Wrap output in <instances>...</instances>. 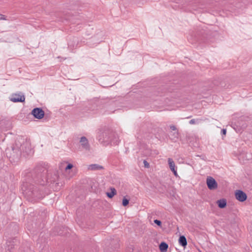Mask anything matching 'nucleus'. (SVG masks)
Masks as SVG:
<instances>
[{"instance_id": "nucleus-8", "label": "nucleus", "mask_w": 252, "mask_h": 252, "mask_svg": "<svg viewBox=\"0 0 252 252\" xmlns=\"http://www.w3.org/2000/svg\"><path fill=\"white\" fill-rule=\"evenodd\" d=\"M235 196L240 202H244L247 199L246 193L241 190H236L235 192Z\"/></svg>"}, {"instance_id": "nucleus-11", "label": "nucleus", "mask_w": 252, "mask_h": 252, "mask_svg": "<svg viewBox=\"0 0 252 252\" xmlns=\"http://www.w3.org/2000/svg\"><path fill=\"white\" fill-rule=\"evenodd\" d=\"M87 184L90 186V189L91 191H94L95 190L96 188V183L95 181L92 179H89L87 181Z\"/></svg>"}, {"instance_id": "nucleus-25", "label": "nucleus", "mask_w": 252, "mask_h": 252, "mask_svg": "<svg viewBox=\"0 0 252 252\" xmlns=\"http://www.w3.org/2000/svg\"><path fill=\"white\" fill-rule=\"evenodd\" d=\"M0 20H5L4 15L0 14Z\"/></svg>"}, {"instance_id": "nucleus-3", "label": "nucleus", "mask_w": 252, "mask_h": 252, "mask_svg": "<svg viewBox=\"0 0 252 252\" xmlns=\"http://www.w3.org/2000/svg\"><path fill=\"white\" fill-rule=\"evenodd\" d=\"M112 131L108 127L103 126L98 129V140L101 143L111 141Z\"/></svg>"}, {"instance_id": "nucleus-9", "label": "nucleus", "mask_w": 252, "mask_h": 252, "mask_svg": "<svg viewBox=\"0 0 252 252\" xmlns=\"http://www.w3.org/2000/svg\"><path fill=\"white\" fill-rule=\"evenodd\" d=\"M25 96L19 94H13L10 98V100L14 102H23L25 101Z\"/></svg>"}, {"instance_id": "nucleus-4", "label": "nucleus", "mask_w": 252, "mask_h": 252, "mask_svg": "<svg viewBox=\"0 0 252 252\" xmlns=\"http://www.w3.org/2000/svg\"><path fill=\"white\" fill-rule=\"evenodd\" d=\"M77 172L76 168H73L71 163H68L64 169V177L67 179H70L75 175Z\"/></svg>"}, {"instance_id": "nucleus-27", "label": "nucleus", "mask_w": 252, "mask_h": 252, "mask_svg": "<svg viewBox=\"0 0 252 252\" xmlns=\"http://www.w3.org/2000/svg\"><path fill=\"white\" fill-rule=\"evenodd\" d=\"M56 185H57V186H62V183L57 182L56 183Z\"/></svg>"}, {"instance_id": "nucleus-10", "label": "nucleus", "mask_w": 252, "mask_h": 252, "mask_svg": "<svg viewBox=\"0 0 252 252\" xmlns=\"http://www.w3.org/2000/svg\"><path fill=\"white\" fill-rule=\"evenodd\" d=\"M16 241V239L14 238L12 240H8L7 241L6 245L7 251L11 252V250L14 248Z\"/></svg>"}, {"instance_id": "nucleus-14", "label": "nucleus", "mask_w": 252, "mask_h": 252, "mask_svg": "<svg viewBox=\"0 0 252 252\" xmlns=\"http://www.w3.org/2000/svg\"><path fill=\"white\" fill-rule=\"evenodd\" d=\"M179 243L180 245L184 248L186 247L187 245V241L185 236L182 235L180 236L179 238Z\"/></svg>"}, {"instance_id": "nucleus-16", "label": "nucleus", "mask_w": 252, "mask_h": 252, "mask_svg": "<svg viewBox=\"0 0 252 252\" xmlns=\"http://www.w3.org/2000/svg\"><path fill=\"white\" fill-rule=\"evenodd\" d=\"M168 245L165 242H162L159 245V249L161 252H166L167 251Z\"/></svg>"}, {"instance_id": "nucleus-23", "label": "nucleus", "mask_w": 252, "mask_h": 252, "mask_svg": "<svg viewBox=\"0 0 252 252\" xmlns=\"http://www.w3.org/2000/svg\"><path fill=\"white\" fill-rule=\"evenodd\" d=\"M170 128L172 130H177V128L176 127V126H170Z\"/></svg>"}, {"instance_id": "nucleus-28", "label": "nucleus", "mask_w": 252, "mask_h": 252, "mask_svg": "<svg viewBox=\"0 0 252 252\" xmlns=\"http://www.w3.org/2000/svg\"><path fill=\"white\" fill-rule=\"evenodd\" d=\"M174 135H175V137H178V131H177V132H175V133H174Z\"/></svg>"}, {"instance_id": "nucleus-2", "label": "nucleus", "mask_w": 252, "mask_h": 252, "mask_svg": "<svg viewBox=\"0 0 252 252\" xmlns=\"http://www.w3.org/2000/svg\"><path fill=\"white\" fill-rule=\"evenodd\" d=\"M5 154L11 163L18 162L22 155L19 143L16 142L14 145L10 148H6Z\"/></svg>"}, {"instance_id": "nucleus-24", "label": "nucleus", "mask_w": 252, "mask_h": 252, "mask_svg": "<svg viewBox=\"0 0 252 252\" xmlns=\"http://www.w3.org/2000/svg\"><path fill=\"white\" fill-rule=\"evenodd\" d=\"M189 123L190 124H191V125L194 124L195 123V119H192L189 121Z\"/></svg>"}, {"instance_id": "nucleus-19", "label": "nucleus", "mask_w": 252, "mask_h": 252, "mask_svg": "<svg viewBox=\"0 0 252 252\" xmlns=\"http://www.w3.org/2000/svg\"><path fill=\"white\" fill-rule=\"evenodd\" d=\"M129 199H127L125 197L123 199L122 205L124 206H126L129 203Z\"/></svg>"}, {"instance_id": "nucleus-15", "label": "nucleus", "mask_w": 252, "mask_h": 252, "mask_svg": "<svg viewBox=\"0 0 252 252\" xmlns=\"http://www.w3.org/2000/svg\"><path fill=\"white\" fill-rule=\"evenodd\" d=\"M88 169L91 170H98L103 169V167L97 164L90 165Z\"/></svg>"}, {"instance_id": "nucleus-20", "label": "nucleus", "mask_w": 252, "mask_h": 252, "mask_svg": "<svg viewBox=\"0 0 252 252\" xmlns=\"http://www.w3.org/2000/svg\"><path fill=\"white\" fill-rule=\"evenodd\" d=\"M154 221L155 223L157 225H158L159 226H161L162 222L160 220H155Z\"/></svg>"}, {"instance_id": "nucleus-17", "label": "nucleus", "mask_w": 252, "mask_h": 252, "mask_svg": "<svg viewBox=\"0 0 252 252\" xmlns=\"http://www.w3.org/2000/svg\"><path fill=\"white\" fill-rule=\"evenodd\" d=\"M111 192H107L106 194L108 198H112L115 194H116L117 191L114 188H110Z\"/></svg>"}, {"instance_id": "nucleus-5", "label": "nucleus", "mask_w": 252, "mask_h": 252, "mask_svg": "<svg viewBox=\"0 0 252 252\" xmlns=\"http://www.w3.org/2000/svg\"><path fill=\"white\" fill-rule=\"evenodd\" d=\"M20 147V149H21V152L23 153V155L24 157H26L28 155H29L32 153V150L29 143L25 142L23 144H21L20 143H18Z\"/></svg>"}, {"instance_id": "nucleus-21", "label": "nucleus", "mask_w": 252, "mask_h": 252, "mask_svg": "<svg viewBox=\"0 0 252 252\" xmlns=\"http://www.w3.org/2000/svg\"><path fill=\"white\" fill-rule=\"evenodd\" d=\"M143 163H144L145 167H146V168L150 167L149 163L146 160H144Z\"/></svg>"}, {"instance_id": "nucleus-22", "label": "nucleus", "mask_w": 252, "mask_h": 252, "mask_svg": "<svg viewBox=\"0 0 252 252\" xmlns=\"http://www.w3.org/2000/svg\"><path fill=\"white\" fill-rule=\"evenodd\" d=\"M221 133L222 135H225L226 133V130L225 129H221Z\"/></svg>"}, {"instance_id": "nucleus-13", "label": "nucleus", "mask_w": 252, "mask_h": 252, "mask_svg": "<svg viewBox=\"0 0 252 252\" xmlns=\"http://www.w3.org/2000/svg\"><path fill=\"white\" fill-rule=\"evenodd\" d=\"M218 207L220 209H223L226 207L227 205L226 200L225 199H220L217 201Z\"/></svg>"}, {"instance_id": "nucleus-26", "label": "nucleus", "mask_w": 252, "mask_h": 252, "mask_svg": "<svg viewBox=\"0 0 252 252\" xmlns=\"http://www.w3.org/2000/svg\"><path fill=\"white\" fill-rule=\"evenodd\" d=\"M173 173H174V175L175 176H178V174H177V171L175 169L173 170V171H172Z\"/></svg>"}, {"instance_id": "nucleus-6", "label": "nucleus", "mask_w": 252, "mask_h": 252, "mask_svg": "<svg viewBox=\"0 0 252 252\" xmlns=\"http://www.w3.org/2000/svg\"><path fill=\"white\" fill-rule=\"evenodd\" d=\"M31 114L34 118L40 120L44 117L45 112L41 108L36 107L32 109Z\"/></svg>"}, {"instance_id": "nucleus-7", "label": "nucleus", "mask_w": 252, "mask_h": 252, "mask_svg": "<svg viewBox=\"0 0 252 252\" xmlns=\"http://www.w3.org/2000/svg\"><path fill=\"white\" fill-rule=\"evenodd\" d=\"M206 184L208 189L210 190H214L218 188V183L213 177H208Z\"/></svg>"}, {"instance_id": "nucleus-18", "label": "nucleus", "mask_w": 252, "mask_h": 252, "mask_svg": "<svg viewBox=\"0 0 252 252\" xmlns=\"http://www.w3.org/2000/svg\"><path fill=\"white\" fill-rule=\"evenodd\" d=\"M168 164H169L170 170L171 171H173V170L175 169V163H174L173 160L171 158H169L168 159Z\"/></svg>"}, {"instance_id": "nucleus-29", "label": "nucleus", "mask_w": 252, "mask_h": 252, "mask_svg": "<svg viewBox=\"0 0 252 252\" xmlns=\"http://www.w3.org/2000/svg\"><path fill=\"white\" fill-rule=\"evenodd\" d=\"M63 19H64V20H65V19L66 20H68V19H66V18H65V17H64V18H63Z\"/></svg>"}, {"instance_id": "nucleus-12", "label": "nucleus", "mask_w": 252, "mask_h": 252, "mask_svg": "<svg viewBox=\"0 0 252 252\" xmlns=\"http://www.w3.org/2000/svg\"><path fill=\"white\" fill-rule=\"evenodd\" d=\"M80 142L81 144V145L83 146L84 148L85 149H89V145L88 143V141L87 138L85 136H83L81 138Z\"/></svg>"}, {"instance_id": "nucleus-1", "label": "nucleus", "mask_w": 252, "mask_h": 252, "mask_svg": "<svg viewBox=\"0 0 252 252\" xmlns=\"http://www.w3.org/2000/svg\"><path fill=\"white\" fill-rule=\"evenodd\" d=\"M25 181L22 185L23 193L29 202H35L42 198L44 195L41 189L37 185H46L47 183H53L59 180L58 171H52L48 169L47 165H37L32 172L27 174Z\"/></svg>"}]
</instances>
